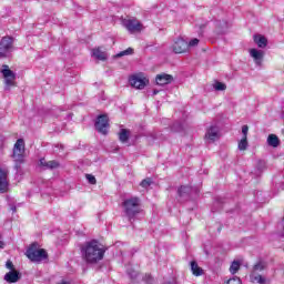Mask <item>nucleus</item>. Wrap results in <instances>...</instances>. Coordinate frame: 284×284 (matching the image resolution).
Here are the masks:
<instances>
[{"instance_id": "nucleus-1", "label": "nucleus", "mask_w": 284, "mask_h": 284, "mask_svg": "<svg viewBox=\"0 0 284 284\" xmlns=\"http://www.w3.org/2000/svg\"><path fill=\"white\" fill-rule=\"evenodd\" d=\"M82 256L87 263H99L105 256V248L97 241L87 242L81 247Z\"/></svg>"}, {"instance_id": "nucleus-2", "label": "nucleus", "mask_w": 284, "mask_h": 284, "mask_svg": "<svg viewBox=\"0 0 284 284\" xmlns=\"http://www.w3.org/2000/svg\"><path fill=\"white\" fill-rule=\"evenodd\" d=\"M122 207L129 221H132L136 214L141 213V200L139 197H130L123 201Z\"/></svg>"}, {"instance_id": "nucleus-3", "label": "nucleus", "mask_w": 284, "mask_h": 284, "mask_svg": "<svg viewBox=\"0 0 284 284\" xmlns=\"http://www.w3.org/2000/svg\"><path fill=\"white\" fill-rule=\"evenodd\" d=\"M26 256L33 263H41V261H45V258H48V252H45L43 248H39L38 244L33 243L27 250Z\"/></svg>"}, {"instance_id": "nucleus-4", "label": "nucleus", "mask_w": 284, "mask_h": 284, "mask_svg": "<svg viewBox=\"0 0 284 284\" xmlns=\"http://www.w3.org/2000/svg\"><path fill=\"white\" fill-rule=\"evenodd\" d=\"M26 143L23 142V139L17 140L14 146H13V161L16 162V170H19V165L23 163L26 159Z\"/></svg>"}, {"instance_id": "nucleus-5", "label": "nucleus", "mask_w": 284, "mask_h": 284, "mask_svg": "<svg viewBox=\"0 0 284 284\" xmlns=\"http://www.w3.org/2000/svg\"><path fill=\"white\" fill-rule=\"evenodd\" d=\"M14 50V38L6 36L0 40V57H8Z\"/></svg>"}, {"instance_id": "nucleus-6", "label": "nucleus", "mask_w": 284, "mask_h": 284, "mask_svg": "<svg viewBox=\"0 0 284 284\" xmlns=\"http://www.w3.org/2000/svg\"><path fill=\"white\" fill-rule=\"evenodd\" d=\"M122 26L128 30V32H130V34H134L143 30V23H141L136 18L123 19Z\"/></svg>"}, {"instance_id": "nucleus-7", "label": "nucleus", "mask_w": 284, "mask_h": 284, "mask_svg": "<svg viewBox=\"0 0 284 284\" xmlns=\"http://www.w3.org/2000/svg\"><path fill=\"white\" fill-rule=\"evenodd\" d=\"M1 74L4 78V83H6L4 89L10 90V88L14 85V81L17 80V74H14L12 70H10V67H8L7 64L2 65Z\"/></svg>"}, {"instance_id": "nucleus-8", "label": "nucleus", "mask_w": 284, "mask_h": 284, "mask_svg": "<svg viewBox=\"0 0 284 284\" xmlns=\"http://www.w3.org/2000/svg\"><path fill=\"white\" fill-rule=\"evenodd\" d=\"M10 175V170L7 166L0 168V194H6L8 187H10V181L8 176Z\"/></svg>"}, {"instance_id": "nucleus-9", "label": "nucleus", "mask_w": 284, "mask_h": 284, "mask_svg": "<svg viewBox=\"0 0 284 284\" xmlns=\"http://www.w3.org/2000/svg\"><path fill=\"white\" fill-rule=\"evenodd\" d=\"M221 139V130L216 125H211L209 129H206L204 141L206 143H215V141H219Z\"/></svg>"}, {"instance_id": "nucleus-10", "label": "nucleus", "mask_w": 284, "mask_h": 284, "mask_svg": "<svg viewBox=\"0 0 284 284\" xmlns=\"http://www.w3.org/2000/svg\"><path fill=\"white\" fill-rule=\"evenodd\" d=\"M109 128H110V123L108 120V115H99L95 121V130L100 134H108Z\"/></svg>"}, {"instance_id": "nucleus-11", "label": "nucleus", "mask_w": 284, "mask_h": 284, "mask_svg": "<svg viewBox=\"0 0 284 284\" xmlns=\"http://www.w3.org/2000/svg\"><path fill=\"white\" fill-rule=\"evenodd\" d=\"M129 83L132 88H135V90H143V88L148 85V79L141 75H132L129 79Z\"/></svg>"}, {"instance_id": "nucleus-12", "label": "nucleus", "mask_w": 284, "mask_h": 284, "mask_svg": "<svg viewBox=\"0 0 284 284\" xmlns=\"http://www.w3.org/2000/svg\"><path fill=\"white\" fill-rule=\"evenodd\" d=\"M248 52L255 65H263V59H265V51L258 49H250Z\"/></svg>"}, {"instance_id": "nucleus-13", "label": "nucleus", "mask_w": 284, "mask_h": 284, "mask_svg": "<svg viewBox=\"0 0 284 284\" xmlns=\"http://www.w3.org/2000/svg\"><path fill=\"white\" fill-rule=\"evenodd\" d=\"M187 50V41H185L183 38L178 39L173 43V52L175 54H183Z\"/></svg>"}, {"instance_id": "nucleus-14", "label": "nucleus", "mask_w": 284, "mask_h": 284, "mask_svg": "<svg viewBox=\"0 0 284 284\" xmlns=\"http://www.w3.org/2000/svg\"><path fill=\"white\" fill-rule=\"evenodd\" d=\"M172 81H174V78L171 74H168V73L158 74L156 78H155L156 85H168Z\"/></svg>"}, {"instance_id": "nucleus-15", "label": "nucleus", "mask_w": 284, "mask_h": 284, "mask_svg": "<svg viewBox=\"0 0 284 284\" xmlns=\"http://www.w3.org/2000/svg\"><path fill=\"white\" fill-rule=\"evenodd\" d=\"M4 281L7 283H19V281H21V273H19L17 270L9 271L4 275Z\"/></svg>"}, {"instance_id": "nucleus-16", "label": "nucleus", "mask_w": 284, "mask_h": 284, "mask_svg": "<svg viewBox=\"0 0 284 284\" xmlns=\"http://www.w3.org/2000/svg\"><path fill=\"white\" fill-rule=\"evenodd\" d=\"M40 165L41 168H44V170H57L59 168V162L57 161H45V158L40 159Z\"/></svg>"}, {"instance_id": "nucleus-17", "label": "nucleus", "mask_w": 284, "mask_h": 284, "mask_svg": "<svg viewBox=\"0 0 284 284\" xmlns=\"http://www.w3.org/2000/svg\"><path fill=\"white\" fill-rule=\"evenodd\" d=\"M264 270H267V263H265L263 261H258L257 263H255L253 265L251 276L260 275L258 272H263Z\"/></svg>"}, {"instance_id": "nucleus-18", "label": "nucleus", "mask_w": 284, "mask_h": 284, "mask_svg": "<svg viewBox=\"0 0 284 284\" xmlns=\"http://www.w3.org/2000/svg\"><path fill=\"white\" fill-rule=\"evenodd\" d=\"M253 41L260 48H267V38H265V36L255 34Z\"/></svg>"}, {"instance_id": "nucleus-19", "label": "nucleus", "mask_w": 284, "mask_h": 284, "mask_svg": "<svg viewBox=\"0 0 284 284\" xmlns=\"http://www.w3.org/2000/svg\"><path fill=\"white\" fill-rule=\"evenodd\" d=\"M267 145L271 148H278V145H281V140L276 134H270L267 136Z\"/></svg>"}, {"instance_id": "nucleus-20", "label": "nucleus", "mask_w": 284, "mask_h": 284, "mask_svg": "<svg viewBox=\"0 0 284 284\" xmlns=\"http://www.w3.org/2000/svg\"><path fill=\"white\" fill-rule=\"evenodd\" d=\"M192 192H196V189H193L192 186H181L178 190V194L179 196H190V194H192Z\"/></svg>"}, {"instance_id": "nucleus-21", "label": "nucleus", "mask_w": 284, "mask_h": 284, "mask_svg": "<svg viewBox=\"0 0 284 284\" xmlns=\"http://www.w3.org/2000/svg\"><path fill=\"white\" fill-rule=\"evenodd\" d=\"M92 54L95 59H98L99 61H105V59H108V53H105L104 51L101 50V48L98 49H93L92 50Z\"/></svg>"}, {"instance_id": "nucleus-22", "label": "nucleus", "mask_w": 284, "mask_h": 284, "mask_svg": "<svg viewBox=\"0 0 284 284\" xmlns=\"http://www.w3.org/2000/svg\"><path fill=\"white\" fill-rule=\"evenodd\" d=\"M191 272L194 276H201L203 274V268H201L199 264L193 261L191 262Z\"/></svg>"}, {"instance_id": "nucleus-23", "label": "nucleus", "mask_w": 284, "mask_h": 284, "mask_svg": "<svg viewBox=\"0 0 284 284\" xmlns=\"http://www.w3.org/2000/svg\"><path fill=\"white\" fill-rule=\"evenodd\" d=\"M251 278L253 281V283H258V284H266L270 282V280H267V277L263 276V275H251Z\"/></svg>"}, {"instance_id": "nucleus-24", "label": "nucleus", "mask_w": 284, "mask_h": 284, "mask_svg": "<svg viewBox=\"0 0 284 284\" xmlns=\"http://www.w3.org/2000/svg\"><path fill=\"white\" fill-rule=\"evenodd\" d=\"M119 139L121 143H128V139H130V134L128 133V130L122 129L119 134Z\"/></svg>"}, {"instance_id": "nucleus-25", "label": "nucleus", "mask_w": 284, "mask_h": 284, "mask_svg": "<svg viewBox=\"0 0 284 284\" xmlns=\"http://www.w3.org/2000/svg\"><path fill=\"white\" fill-rule=\"evenodd\" d=\"M239 270H241V262L239 261H233L231 266H230V272L232 274H236V272H239Z\"/></svg>"}, {"instance_id": "nucleus-26", "label": "nucleus", "mask_w": 284, "mask_h": 284, "mask_svg": "<svg viewBox=\"0 0 284 284\" xmlns=\"http://www.w3.org/2000/svg\"><path fill=\"white\" fill-rule=\"evenodd\" d=\"M130 54H134V49L128 48L126 50L121 51L120 53H118L116 57H118V58H121V57H129Z\"/></svg>"}, {"instance_id": "nucleus-27", "label": "nucleus", "mask_w": 284, "mask_h": 284, "mask_svg": "<svg viewBox=\"0 0 284 284\" xmlns=\"http://www.w3.org/2000/svg\"><path fill=\"white\" fill-rule=\"evenodd\" d=\"M239 150H247V138L243 136L242 140L239 142Z\"/></svg>"}, {"instance_id": "nucleus-28", "label": "nucleus", "mask_w": 284, "mask_h": 284, "mask_svg": "<svg viewBox=\"0 0 284 284\" xmlns=\"http://www.w3.org/2000/svg\"><path fill=\"white\" fill-rule=\"evenodd\" d=\"M227 87L225 85V83L223 82H215L214 84V89L217 91V92H223V90H225Z\"/></svg>"}, {"instance_id": "nucleus-29", "label": "nucleus", "mask_w": 284, "mask_h": 284, "mask_svg": "<svg viewBox=\"0 0 284 284\" xmlns=\"http://www.w3.org/2000/svg\"><path fill=\"white\" fill-rule=\"evenodd\" d=\"M256 168H257L258 172H263V170H265V168H267V165H266L265 161L260 160V161H257Z\"/></svg>"}, {"instance_id": "nucleus-30", "label": "nucleus", "mask_w": 284, "mask_h": 284, "mask_svg": "<svg viewBox=\"0 0 284 284\" xmlns=\"http://www.w3.org/2000/svg\"><path fill=\"white\" fill-rule=\"evenodd\" d=\"M141 187H150L152 185V179L148 178L144 179L141 183H140Z\"/></svg>"}, {"instance_id": "nucleus-31", "label": "nucleus", "mask_w": 284, "mask_h": 284, "mask_svg": "<svg viewBox=\"0 0 284 284\" xmlns=\"http://www.w3.org/2000/svg\"><path fill=\"white\" fill-rule=\"evenodd\" d=\"M85 179H87V181H89V183H90L91 185H97V178H94V175H92V174H87V175H85Z\"/></svg>"}, {"instance_id": "nucleus-32", "label": "nucleus", "mask_w": 284, "mask_h": 284, "mask_svg": "<svg viewBox=\"0 0 284 284\" xmlns=\"http://www.w3.org/2000/svg\"><path fill=\"white\" fill-rule=\"evenodd\" d=\"M226 284H243V283L241 282V278L234 276V277L230 278V280L226 282Z\"/></svg>"}, {"instance_id": "nucleus-33", "label": "nucleus", "mask_w": 284, "mask_h": 284, "mask_svg": "<svg viewBox=\"0 0 284 284\" xmlns=\"http://www.w3.org/2000/svg\"><path fill=\"white\" fill-rule=\"evenodd\" d=\"M196 45H199V39H192L190 42H187V49L189 48H194V47H196Z\"/></svg>"}, {"instance_id": "nucleus-34", "label": "nucleus", "mask_w": 284, "mask_h": 284, "mask_svg": "<svg viewBox=\"0 0 284 284\" xmlns=\"http://www.w3.org/2000/svg\"><path fill=\"white\" fill-rule=\"evenodd\" d=\"M247 132H250V128L247 125L242 126V134L247 139Z\"/></svg>"}, {"instance_id": "nucleus-35", "label": "nucleus", "mask_w": 284, "mask_h": 284, "mask_svg": "<svg viewBox=\"0 0 284 284\" xmlns=\"http://www.w3.org/2000/svg\"><path fill=\"white\" fill-rule=\"evenodd\" d=\"M6 267L7 270H14V264L12 263V261L8 260L7 263H6Z\"/></svg>"}, {"instance_id": "nucleus-36", "label": "nucleus", "mask_w": 284, "mask_h": 284, "mask_svg": "<svg viewBox=\"0 0 284 284\" xmlns=\"http://www.w3.org/2000/svg\"><path fill=\"white\" fill-rule=\"evenodd\" d=\"M225 30H227V22H224L222 27V32H225Z\"/></svg>"}, {"instance_id": "nucleus-37", "label": "nucleus", "mask_w": 284, "mask_h": 284, "mask_svg": "<svg viewBox=\"0 0 284 284\" xmlns=\"http://www.w3.org/2000/svg\"><path fill=\"white\" fill-rule=\"evenodd\" d=\"M4 243H3V241H1V235H0V250H3V247H4Z\"/></svg>"}, {"instance_id": "nucleus-38", "label": "nucleus", "mask_w": 284, "mask_h": 284, "mask_svg": "<svg viewBox=\"0 0 284 284\" xmlns=\"http://www.w3.org/2000/svg\"><path fill=\"white\" fill-rule=\"evenodd\" d=\"M146 278H148V283H150V281H152V276H150V275H146Z\"/></svg>"}, {"instance_id": "nucleus-39", "label": "nucleus", "mask_w": 284, "mask_h": 284, "mask_svg": "<svg viewBox=\"0 0 284 284\" xmlns=\"http://www.w3.org/2000/svg\"><path fill=\"white\" fill-rule=\"evenodd\" d=\"M155 94H159V90L153 91V97H155Z\"/></svg>"}, {"instance_id": "nucleus-40", "label": "nucleus", "mask_w": 284, "mask_h": 284, "mask_svg": "<svg viewBox=\"0 0 284 284\" xmlns=\"http://www.w3.org/2000/svg\"><path fill=\"white\" fill-rule=\"evenodd\" d=\"M12 212H17V206L11 207Z\"/></svg>"}, {"instance_id": "nucleus-41", "label": "nucleus", "mask_w": 284, "mask_h": 284, "mask_svg": "<svg viewBox=\"0 0 284 284\" xmlns=\"http://www.w3.org/2000/svg\"><path fill=\"white\" fill-rule=\"evenodd\" d=\"M131 278H136V273L131 274Z\"/></svg>"}]
</instances>
